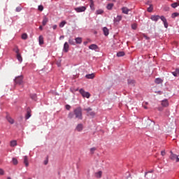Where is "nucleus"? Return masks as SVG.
Masks as SVG:
<instances>
[{
	"label": "nucleus",
	"instance_id": "obj_1",
	"mask_svg": "<svg viewBox=\"0 0 179 179\" xmlns=\"http://www.w3.org/2000/svg\"><path fill=\"white\" fill-rule=\"evenodd\" d=\"M78 118V120H83V115L82 114V108L80 106L76 108L73 110V113L71 112L68 115V118L72 120V118Z\"/></svg>",
	"mask_w": 179,
	"mask_h": 179
},
{
	"label": "nucleus",
	"instance_id": "obj_2",
	"mask_svg": "<svg viewBox=\"0 0 179 179\" xmlns=\"http://www.w3.org/2000/svg\"><path fill=\"white\" fill-rule=\"evenodd\" d=\"M150 19L153 22H157V20H159V19H161V20L164 23V27L166 29H167V27H169V23L167 22V20L166 19V17L164 16L160 17L159 15H151Z\"/></svg>",
	"mask_w": 179,
	"mask_h": 179
},
{
	"label": "nucleus",
	"instance_id": "obj_3",
	"mask_svg": "<svg viewBox=\"0 0 179 179\" xmlns=\"http://www.w3.org/2000/svg\"><path fill=\"white\" fill-rule=\"evenodd\" d=\"M171 155L169 156V159H171V160H176V163H178L179 162V157L178 156H177V155L173 153V151L170 152Z\"/></svg>",
	"mask_w": 179,
	"mask_h": 179
},
{
	"label": "nucleus",
	"instance_id": "obj_4",
	"mask_svg": "<svg viewBox=\"0 0 179 179\" xmlns=\"http://www.w3.org/2000/svg\"><path fill=\"white\" fill-rule=\"evenodd\" d=\"M80 93L81 96H83V97H86L87 99L90 98V93L86 92L85 91V90H83V89L80 90Z\"/></svg>",
	"mask_w": 179,
	"mask_h": 179
},
{
	"label": "nucleus",
	"instance_id": "obj_5",
	"mask_svg": "<svg viewBox=\"0 0 179 179\" xmlns=\"http://www.w3.org/2000/svg\"><path fill=\"white\" fill-rule=\"evenodd\" d=\"M15 82L16 85H22L23 83V76H20L15 78Z\"/></svg>",
	"mask_w": 179,
	"mask_h": 179
},
{
	"label": "nucleus",
	"instance_id": "obj_6",
	"mask_svg": "<svg viewBox=\"0 0 179 179\" xmlns=\"http://www.w3.org/2000/svg\"><path fill=\"white\" fill-rule=\"evenodd\" d=\"M74 10H76V12H77L78 13H80V12H85V10H86V7L85 6L77 7L74 8Z\"/></svg>",
	"mask_w": 179,
	"mask_h": 179
},
{
	"label": "nucleus",
	"instance_id": "obj_7",
	"mask_svg": "<svg viewBox=\"0 0 179 179\" xmlns=\"http://www.w3.org/2000/svg\"><path fill=\"white\" fill-rule=\"evenodd\" d=\"M76 131H77L78 132H82V131H83V124H78L76 127Z\"/></svg>",
	"mask_w": 179,
	"mask_h": 179
},
{
	"label": "nucleus",
	"instance_id": "obj_8",
	"mask_svg": "<svg viewBox=\"0 0 179 179\" xmlns=\"http://www.w3.org/2000/svg\"><path fill=\"white\" fill-rule=\"evenodd\" d=\"M162 107H169V100L167 99H164L163 101H162V103H161Z\"/></svg>",
	"mask_w": 179,
	"mask_h": 179
},
{
	"label": "nucleus",
	"instance_id": "obj_9",
	"mask_svg": "<svg viewBox=\"0 0 179 179\" xmlns=\"http://www.w3.org/2000/svg\"><path fill=\"white\" fill-rule=\"evenodd\" d=\"M30 117H31V110L30 108H28L25 118H26V120H29V118H30Z\"/></svg>",
	"mask_w": 179,
	"mask_h": 179
},
{
	"label": "nucleus",
	"instance_id": "obj_10",
	"mask_svg": "<svg viewBox=\"0 0 179 179\" xmlns=\"http://www.w3.org/2000/svg\"><path fill=\"white\" fill-rule=\"evenodd\" d=\"M64 51L65 52H68V51H69V45L68 44V42H66L64 45Z\"/></svg>",
	"mask_w": 179,
	"mask_h": 179
},
{
	"label": "nucleus",
	"instance_id": "obj_11",
	"mask_svg": "<svg viewBox=\"0 0 179 179\" xmlns=\"http://www.w3.org/2000/svg\"><path fill=\"white\" fill-rule=\"evenodd\" d=\"M10 146L11 148H15V146H17V141H16V140L11 141L10 142Z\"/></svg>",
	"mask_w": 179,
	"mask_h": 179
},
{
	"label": "nucleus",
	"instance_id": "obj_12",
	"mask_svg": "<svg viewBox=\"0 0 179 179\" xmlns=\"http://www.w3.org/2000/svg\"><path fill=\"white\" fill-rule=\"evenodd\" d=\"M102 176H103V171H99L95 173L96 178H101Z\"/></svg>",
	"mask_w": 179,
	"mask_h": 179
},
{
	"label": "nucleus",
	"instance_id": "obj_13",
	"mask_svg": "<svg viewBox=\"0 0 179 179\" xmlns=\"http://www.w3.org/2000/svg\"><path fill=\"white\" fill-rule=\"evenodd\" d=\"M24 164L26 167H29V158L27 156L24 157Z\"/></svg>",
	"mask_w": 179,
	"mask_h": 179
},
{
	"label": "nucleus",
	"instance_id": "obj_14",
	"mask_svg": "<svg viewBox=\"0 0 179 179\" xmlns=\"http://www.w3.org/2000/svg\"><path fill=\"white\" fill-rule=\"evenodd\" d=\"M47 23H48V17H47V16H44L43 20L42 21V24H43V26H45V24H47Z\"/></svg>",
	"mask_w": 179,
	"mask_h": 179
},
{
	"label": "nucleus",
	"instance_id": "obj_15",
	"mask_svg": "<svg viewBox=\"0 0 179 179\" xmlns=\"http://www.w3.org/2000/svg\"><path fill=\"white\" fill-rule=\"evenodd\" d=\"M103 32L104 36H108V34H110V32H109L108 28L106 27L103 28Z\"/></svg>",
	"mask_w": 179,
	"mask_h": 179
},
{
	"label": "nucleus",
	"instance_id": "obj_16",
	"mask_svg": "<svg viewBox=\"0 0 179 179\" xmlns=\"http://www.w3.org/2000/svg\"><path fill=\"white\" fill-rule=\"evenodd\" d=\"M38 41H39L40 45H43V44H44V38L43 37V36L41 35L39 36Z\"/></svg>",
	"mask_w": 179,
	"mask_h": 179
},
{
	"label": "nucleus",
	"instance_id": "obj_17",
	"mask_svg": "<svg viewBox=\"0 0 179 179\" xmlns=\"http://www.w3.org/2000/svg\"><path fill=\"white\" fill-rule=\"evenodd\" d=\"M6 120H8V122L10 124H14V123H15V120H13L12 119V117H10V116H9V115H7Z\"/></svg>",
	"mask_w": 179,
	"mask_h": 179
},
{
	"label": "nucleus",
	"instance_id": "obj_18",
	"mask_svg": "<svg viewBox=\"0 0 179 179\" xmlns=\"http://www.w3.org/2000/svg\"><path fill=\"white\" fill-rule=\"evenodd\" d=\"M122 13H124L125 15H128V12H129V9H128V8L127 7H123L122 8Z\"/></svg>",
	"mask_w": 179,
	"mask_h": 179
},
{
	"label": "nucleus",
	"instance_id": "obj_19",
	"mask_svg": "<svg viewBox=\"0 0 179 179\" xmlns=\"http://www.w3.org/2000/svg\"><path fill=\"white\" fill-rule=\"evenodd\" d=\"M90 50H97L98 47L96 44H92L89 46Z\"/></svg>",
	"mask_w": 179,
	"mask_h": 179
},
{
	"label": "nucleus",
	"instance_id": "obj_20",
	"mask_svg": "<svg viewBox=\"0 0 179 179\" xmlns=\"http://www.w3.org/2000/svg\"><path fill=\"white\" fill-rule=\"evenodd\" d=\"M114 6V3H108L106 6L107 9L108 10H111V9H113V7Z\"/></svg>",
	"mask_w": 179,
	"mask_h": 179
},
{
	"label": "nucleus",
	"instance_id": "obj_21",
	"mask_svg": "<svg viewBox=\"0 0 179 179\" xmlns=\"http://www.w3.org/2000/svg\"><path fill=\"white\" fill-rule=\"evenodd\" d=\"M17 59L19 61V62H22V61H23V58L22 57L20 53L17 54Z\"/></svg>",
	"mask_w": 179,
	"mask_h": 179
},
{
	"label": "nucleus",
	"instance_id": "obj_22",
	"mask_svg": "<svg viewBox=\"0 0 179 179\" xmlns=\"http://www.w3.org/2000/svg\"><path fill=\"white\" fill-rule=\"evenodd\" d=\"M87 78V79H94V73H92V74H87L85 76Z\"/></svg>",
	"mask_w": 179,
	"mask_h": 179
},
{
	"label": "nucleus",
	"instance_id": "obj_23",
	"mask_svg": "<svg viewBox=\"0 0 179 179\" xmlns=\"http://www.w3.org/2000/svg\"><path fill=\"white\" fill-rule=\"evenodd\" d=\"M155 83H157V85H160L161 83H163V80L162 78H156Z\"/></svg>",
	"mask_w": 179,
	"mask_h": 179
},
{
	"label": "nucleus",
	"instance_id": "obj_24",
	"mask_svg": "<svg viewBox=\"0 0 179 179\" xmlns=\"http://www.w3.org/2000/svg\"><path fill=\"white\" fill-rule=\"evenodd\" d=\"M76 44H82V38L80 37L76 38Z\"/></svg>",
	"mask_w": 179,
	"mask_h": 179
},
{
	"label": "nucleus",
	"instance_id": "obj_25",
	"mask_svg": "<svg viewBox=\"0 0 179 179\" xmlns=\"http://www.w3.org/2000/svg\"><path fill=\"white\" fill-rule=\"evenodd\" d=\"M122 19V16L117 15V17L114 20L115 22H120V20Z\"/></svg>",
	"mask_w": 179,
	"mask_h": 179
},
{
	"label": "nucleus",
	"instance_id": "obj_26",
	"mask_svg": "<svg viewBox=\"0 0 179 179\" xmlns=\"http://www.w3.org/2000/svg\"><path fill=\"white\" fill-rule=\"evenodd\" d=\"M125 55V52H119L117 53V57H124Z\"/></svg>",
	"mask_w": 179,
	"mask_h": 179
},
{
	"label": "nucleus",
	"instance_id": "obj_27",
	"mask_svg": "<svg viewBox=\"0 0 179 179\" xmlns=\"http://www.w3.org/2000/svg\"><path fill=\"white\" fill-rule=\"evenodd\" d=\"M31 99L32 100H37V95L36 94H31Z\"/></svg>",
	"mask_w": 179,
	"mask_h": 179
},
{
	"label": "nucleus",
	"instance_id": "obj_28",
	"mask_svg": "<svg viewBox=\"0 0 179 179\" xmlns=\"http://www.w3.org/2000/svg\"><path fill=\"white\" fill-rule=\"evenodd\" d=\"M69 43L71 45H75V41H73V39H69Z\"/></svg>",
	"mask_w": 179,
	"mask_h": 179
},
{
	"label": "nucleus",
	"instance_id": "obj_29",
	"mask_svg": "<svg viewBox=\"0 0 179 179\" xmlns=\"http://www.w3.org/2000/svg\"><path fill=\"white\" fill-rule=\"evenodd\" d=\"M38 9L41 12H43V10H44V6H43L42 5H40V6H38Z\"/></svg>",
	"mask_w": 179,
	"mask_h": 179
},
{
	"label": "nucleus",
	"instance_id": "obj_30",
	"mask_svg": "<svg viewBox=\"0 0 179 179\" xmlns=\"http://www.w3.org/2000/svg\"><path fill=\"white\" fill-rule=\"evenodd\" d=\"M65 24H66V22L62 21V22L59 24V27H64V26H65Z\"/></svg>",
	"mask_w": 179,
	"mask_h": 179
},
{
	"label": "nucleus",
	"instance_id": "obj_31",
	"mask_svg": "<svg viewBox=\"0 0 179 179\" xmlns=\"http://www.w3.org/2000/svg\"><path fill=\"white\" fill-rule=\"evenodd\" d=\"M177 16H179V13H173L172 14L173 19H174L175 17H177Z\"/></svg>",
	"mask_w": 179,
	"mask_h": 179
},
{
	"label": "nucleus",
	"instance_id": "obj_32",
	"mask_svg": "<svg viewBox=\"0 0 179 179\" xmlns=\"http://www.w3.org/2000/svg\"><path fill=\"white\" fill-rule=\"evenodd\" d=\"M87 115H90L91 117H94L95 113L94 112L91 110L90 112H89V113H87Z\"/></svg>",
	"mask_w": 179,
	"mask_h": 179
},
{
	"label": "nucleus",
	"instance_id": "obj_33",
	"mask_svg": "<svg viewBox=\"0 0 179 179\" xmlns=\"http://www.w3.org/2000/svg\"><path fill=\"white\" fill-rule=\"evenodd\" d=\"M172 8H173L174 9H176V8H177V6H178V3H173L171 4Z\"/></svg>",
	"mask_w": 179,
	"mask_h": 179
},
{
	"label": "nucleus",
	"instance_id": "obj_34",
	"mask_svg": "<svg viewBox=\"0 0 179 179\" xmlns=\"http://www.w3.org/2000/svg\"><path fill=\"white\" fill-rule=\"evenodd\" d=\"M152 10H153V6L150 5V7L148 8V12H152Z\"/></svg>",
	"mask_w": 179,
	"mask_h": 179
},
{
	"label": "nucleus",
	"instance_id": "obj_35",
	"mask_svg": "<svg viewBox=\"0 0 179 179\" xmlns=\"http://www.w3.org/2000/svg\"><path fill=\"white\" fill-rule=\"evenodd\" d=\"M27 38V34H23L22 35V40H26Z\"/></svg>",
	"mask_w": 179,
	"mask_h": 179
},
{
	"label": "nucleus",
	"instance_id": "obj_36",
	"mask_svg": "<svg viewBox=\"0 0 179 179\" xmlns=\"http://www.w3.org/2000/svg\"><path fill=\"white\" fill-rule=\"evenodd\" d=\"M13 51H15V52L17 55V54H20L19 53V48H17V47H15L14 49H13Z\"/></svg>",
	"mask_w": 179,
	"mask_h": 179
},
{
	"label": "nucleus",
	"instance_id": "obj_37",
	"mask_svg": "<svg viewBox=\"0 0 179 179\" xmlns=\"http://www.w3.org/2000/svg\"><path fill=\"white\" fill-rule=\"evenodd\" d=\"M129 85H134L135 81L134 80H128Z\"/></svg>",
	"mask_w": 179,
	"mask_h": 179
},
{
	"label": "nucleus",
	"instance_id": "obj_38",
	"mask_svg": "<svg viewBox=\"0 0 179 179\" xmlns=\"http://www.w3.org/2000/svg\"><path fill=\"white\" fill-rule=\"evenodd\" d=\"M84 111H86L88 114L89 113H90V111H92V108H85Z\"/></svg>",
	"mask_w": 179,
	"mask_h": 179
},
{
	"label": "nucleus",
	"instance_id": "obj_39",
	"mask_svg": "<svg viewBox=\"0 0 179 179\" xmlns=\"http://www.w3.org/2000/svg\"><path fill=\"white\" fill-rule=\"evenodd\" d=\"M136 27H138V25H136V24H133L131 25V28L133 29V30H136Z\"/></svg>",
	"mask_w": 179,
	"mask_h": 179
},
{
	"label": "nucleus",
	"instance_id": "obj_40",
	"mask_svg": "<svg viewBox=\"0 0 179 179\" xmlns=\"http://www.w3.org/2000/svg\"><path fill=\"white\" fill-rule=\"evenodd\" d=\"M104 11L103 10H96V14L97 15H101Z\"/></svg>",
	"mask_w": 179,
	"mask_h": 179
},
{
	"label": "nucleus",
	"instance_id": "obj_41",
	"mask_svg": "<svg viewBox=\"0 0 179 179\" xmlns=\"http://www.w3.org/2000/svg\"><path fill=\"white\" fill-rule=\"evenodd\" d=\"M13 164H17V159L16 158H13Z\"/></svg>",
	"mask_w": 179,
	"mask_h": 179
},
{
	"label": "nucleus",
	"instance_id": "obj_42",
	"mask_svg": "<svg viewBox=\"0 0 179 179\" xmlns=\"http://www.w3.org/2000/svg\"><path fill=\"white\" fill-rule=\"evenodd\" d=\"M3 174H5V171H3V169H0V176H3Z\"/></svg>",
	"mask_w": 179,
	"mask_h": 179
},
{
	"label": "nucleus",
	"instance_id": "obj_43",
	"mask_svg": "<svg viewBox=\"0 0 179 179\" xmlns=\"http://www.w3.org/2000/svg\"><path fill=\"white\" fill-rule=\"evenodd\" d=\"M161 155H162V156H166V151L165 150H162L161 152Z\"/></svg>",
	"mask_w": 179,
	"mask_h": 179
},
{
	"label": "nucleus",
	"instance_id": "obj_44",
	"mask_svg": "<svg viewBox=\"0 0 179 179\" xmlns=\"http://www.w3.org/2000/svg\"><path fill=\"white\" fill-rule=\"evenodd\" d=\"M20 10H22V8L20 7L16 8V12H20Z\"/></svg>",
	"mask_w": 179,
	"mask_h": 179
},
{
	"label": "nucleus",
	"instance_id": "obj_45",
	"mask_svg": "<svg viewBox=\"0 0 179 179\" xmlns=\"http://www.w3.org/2000/svg\"><path fill=\"white\" fill-rule=\"evenodd\" d=\"M172 75H173V76H178L177 75V72H176V71L172 72Z\"/></svg>",
	"mask_w": 179,
	"mask_h": 179
},
{
	"label": "nucleus",
	"instance_id": "obj_46",
	"mask_svg": "<svg viewBox=\"0 0 179 179\" xmlns=\"http://www.w3.org/2000/svg\"><path fill=\"white\" fill-rule=\"evenodd\" d=\"M176 74L179 76V69H176Z\"/></svg>",
	"mask_w": 179,
	"mask_h": 179
},
{
	"label": "nucleus",
	"instance_id": "obj_47",
	"mask_svg": "<svg viewBox=\"0 0 179 179\" xmlns=\"http://www.w3.org/2000/svg\"><path fill=\"white\" fill-rule=\"evenodd\" d=\"M66 108L67 110H71V106L69 105H66Z\"/></svg>",
	"mask_w": 179,
	"mask_h": 179
},
{
	"label": "nucleus",
	"instance_id": "obj_48",
	"mask_svg": "<svg viewBox=\"0 0 179 179\" xmlns=\"http://www.w3.org/2000/svg\"><path fill=\"white\" fill-rule=\"evenodd\" d=\"M57 27V26L56 24L53 25V27H52L53 30H56Z\"/></svg>",
	"mask_w": 179,
	"mask_h": 179
},
{
	"label": "nucleus",
	"instance_id": "obj_49",
	"mask_svg": "<svg viewBox=\"0 0 179 179\" xmlns=\"http://www.w3.org/2000/svg\"><path fill=\"white\" fill-rule=\"evenodd\" d=\"M94 150H96V148H92L90 149V151H91V152H94Z\"/></svg>",
	"mask_w": 179,
	"mask_h": 179
},
{
	"label": "nucleus",
	"instance_id": "obj_50",
	"mask_svg": "<svg viewBox=\"0 0 179 179\" xmlns=\"http://www.w3.org/2000/svg\"><path fill=\"white\" fill-rule=\"evenodd\" d=\"M158 110H159V111H163V108H158Z\"/></svg>",
	"mask_w": 179,
	"mask_h": 179
},
{
	"label": "nucleus",
	"instance_id": "obj_51",
	"mask_svg": "<svg viewBox=\"0 0 179 179\" xmlns=\"http://www.w3.org/2000/svg\"><path fill=\"white\" fill-rule=\"evenodd\" d=\"M90 2L92 5H93V0H90Z\"/></svg>",
	"mask_w": 179,
	"mask_h": 179
},
{
	"label": "nucleus",
	"instance_id": "obj_52",
	"mask_svg": "<svg viewBox=\"0 0 179 179\" xmlns=\"http://www.w3.org/2000/svg\"><path fill=\"white\" fill-rule=\"evenodd\" d=\"M39 29H40V30H43V26L41 25V26L39 27Z\"/></svg>",
	"mask_w": 179,
	"mask_h": 179
},
{
	"label": "nucleus",
	"instance_id": "obj_53",
	"mask_svg": "<svg viewBox=\"0 0 179 179\" xmlns=\"http://www.w3.org/2000/svg\"><path fill=\"white\" fill-rule=\"evenodd\" d=\"M94 5V3H93V4H92V3H90V7L92 8V6H93Z\"/></svg>",
	"mask_w": 179,
	"mask_h": 179
},
{
	"label": "nucleus",
	"instance_id": "obj_54",
	"mask_svg": "<svg viewBox=\"0 0 179 179\" xmlns=\"http://www.w3.org/2000/svg\"><path fill=\"white\" fill-rule=\"evenodd\" d=\"M87 44V41L84 42V45H86Z\"/></svg>",
	"mask_w": 179,
	"mask_h": 179
},
{
	"label": "nucleus",
	"instance_id": "obj_55",
	"mask_svg": "<svg viewBox=\"0 0 179 179\" xmlns=\"http://www.w3.org/2000/svg\"><path fill=\"white\" fill-rule=\"evenodd\" d=\"M48 164V161H45V164Z\"/></svg>",
	"mask_w": 179,
	"mask_h": 179
},
{
	"label": "nucleus",
	"instance_id": "obj_56",
	"mask_svg": "<svg viewBox=\"0 0 179 179\" xmlns=\"http://www.w3.org/2000/svg\"><path fill=\"white\" fill-rule=\"evenodd\" d=\"M144 108H145V110H148V107H147V106H144Z\"/></svg>",
	"mask_w": 179,
	"mask_h": 179
},
{
	"label": "nucleus",
	"instance_id": "obj_57",
	"mask_svg": "<svg viewBox=\"0 0 179 179\" xmlns=\"http://www.w3.org/2000/svg\"><path fill=\"white\" fill-rule=\"evenodd\" d=\"M158 93H159V94H162V92H160V91H159V92Z\"/></svg>",
	"mask_w": 179,
	"mask_h": 179
},
{
	"label": "nucleus",
	"instance_id": "obj_58",
	"mask_svg": "<svg viewBox=\"0 0 179 179\" xmlns=\"http://www.w3.org/2000/svg\"><path fill=\"white\" fill-rule=\"evenodd\" d=\"M146 174H148V173H145V176H146Z\"/></svg>",
	"mask_w": 179,
	"mask_h": 179
},
{
	"label": "nucleus",
	"instance_id": "obj_59",
	"mask_svg": "<svg viewBox=\"0 0 179 179\" xmlns=\"http://www.w3.org/2000/svg\"><path fill=\"white\" fill-rule=\"evenodd\" d=\"M0 145H1V141H0Z\"/></svg>",
	"mask_w": 179,
	"mask_h": 179
}]
</instances>
